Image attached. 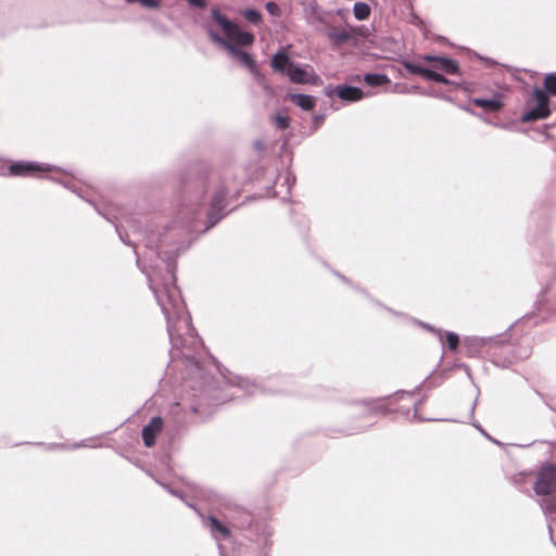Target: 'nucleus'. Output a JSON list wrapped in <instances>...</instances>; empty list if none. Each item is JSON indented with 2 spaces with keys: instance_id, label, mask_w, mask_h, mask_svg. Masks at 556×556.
Listing matches in <instances>:
<instances>
[{
  "instance_id": "obj_36",
  "label": "nucleus",
  "mask_w": 556,
  "mask_h": 556,
  "mask_svg": "<svg viewBox=\"0 0 556 556\" xmlns=\"http://www.w3.org/2000/svg\"><path fill=\"white\" fill-rule=\"evenodd\" d=\"M439 58H440V56H435V55L427 54V55H425V56H424V60H425V61H427V62H433V63H434V65H435V64H437V62H438V59H439Z\"/></svg>"
},
{
  "instance_id": "obj_31",
  "label": "nucleus",
  "mask_w": 556,
  "mask_h": 556,
  "mask_svg": "<svg viewBox=\"0 0 556 556\" xmlns=\"http://www.w3.org/2000/svg\"><path fill=\"white\" fill-rule=\"evenodd\" d=\"M122 227H124L122 224H121V225L115 224V228H116V231H117V233H118V236H119V239H121L124 243H126V244L135 245V243H134V242L129 241V233H128L127 231H126L125 233H124V232H122V229H121Z\"/></svg>"
},
{
  "instance_id": "obj_19",
  "label": "nucleus",
  "mask_w": 556,
  "mask_h": 556,
  "mask_svg": "<svg viewBox=\"0 0 556 556\" xmlns=\"http://www.w3.org/2000/svg\"><path fill=\"white\" fill-rule=\"evenodd\" d=\"M286 75L294 84H303V83L307 81V74H306V72L302 67H300V66H298L295 64H293L289 68V71H288V73Z\"/></svg>"
},
{
  "instance_id": "obj_11",
  "label": "nucleus",
  "mask_w": 556,
  "mask_h": 556,
  "mask_svg": "<svg viewBox=\"0 0 556 556\" xmlns=\"http://www.w3.org/2000/svg\"><path fill=\"white\" fill-rule=\"evenodd\" d=\"M204 526L210 529L212 535L216 540L227 539L230 536L229 528L213 516H210L204 520Z\"/></svg>"
},
{
  "instance_id": "obj_21",
  "label": "nucleus",
  "mask_w": 556,
  "mask_h": 556,
  "mask_svg": "<svg viewBox=\"0 0 556 556\" xmlns=\"http://www.w3.org/2000/svg\"><path fill=\"white\" fill-rule=\"evenodd\" d=\"M353 13L356 20L364 21L368 18L370 14V7L365 2H355Z\"/></svg>"
},
{
  "instance_id": "obj_3",
  "label": "nucleus",
  "mask_w": 556,
  "mask_h": 556,
  "mask_svg": "<svg viewBox=\"0 0 556 556\" xmlns=\"http://www.w3.org/2000/svg\"><path fill=\"white\" fill-rule=\"evenodd\" d=\"M533 98L535 101V105L528 109L521 116L522 122H533L538 119H543L549 116L551 110H549V98L548 94L539 89L535 88L533 90Z\"/></svg>"
},
{
  "instance_id": "obj_16",
  "label": "nucleus",
  "mask_w": 556,
  "mask_h": 556,
  "mask_svg": "<svg viewBox=\"0 0 556 556\" xmlns=\"http://www.w3.org/2000/svg\"><path fill=\"white\" fill-rule=\"evenodd\" d=\"M473 104L484 110L496 112L502 109L503 103L498 94H495L491 99L476 98L472 100Z\"/></svg>"
},
{
  "instance_id": "obj_5",
  "label": "nucleus",
  "mask_w": 556,
  "mask_h": 556,
  "mask_svg": "<svg viewBox=\"0 0 556 556\" xmlns=\"http://www.w3.org/2000/svg\"><path fill=\"white\" fill-rule=\"evenodd\" d=\"M534 491L538 495H547L556 491V466L548 465L540 470Z\"/></svg>"
},
{
  "instance_id": "obj_26",
  "label": "nucleus",
  "mask_w": 556,
  "mask_h": 556,
  "mask_svg": "<svg viewBox=\"0 0 556 556\" xmlns=\"http://www.w3.org/2000/svg\"><path fill=\"white\" fill-rule=\"evenodd\" d=\"M445 340L450 350L455 351L459 344V337L455 332L448 331L445 333Z\"/></svg>"
},
{
  "instance_id": "obj_42",
  "label": "nucleus",
  "mask_w": 556,
  "mask_h": 556,
  "mask_svg": "<svg viewBox=\"0 0 556 556\" xmlns=\"http://www.w3.org/2000/svg\"><path fill=\"white\" fill-rule=\"evenodd\" d=\"M125 1H126V2H128V3H135V2H137L138 0H125Z\"/></svg>"
},
{
  "instance_id": "obj_27",
  "label": "nucleus",
  "mask_w": 556,
  "mask_h": 556,
  "mask_svg": "<svg viewBox=\"0 0 556 556\" xmlns=\"http://www.w3.org/2000/svg\"><path fill=\"white\" fill-rule=\"evenodd\" d=\"M362 404L365 405L370 413H379V412L386 413L384 407H382L379 404L378 400L363 401Z\"/></svg>"
},
{
  "instance_id": "obj_25",
  "label": "nucleus",
  "mask_w": 556,
  "mask_h": 556,
  "mask_svg": "<svg viewBox=\"0 0 556 556\" xmlns=\"http://www.w3.org/2000/svg\"><path fill=\"white\" fill-rule=\"evenodd\" d=\"M242 14L252 24H258L262 21V14L255 9H247Z\"/></svg>"
},
{
  "instance_id": "obj_22",
  "label": "nucleus",
  "mask_w": 556,
  "mask_h": 556,
  "mask_svg": "<svg viewBox=\"0 0 556 556\" xmlns=\"http://www.w3.org/2000/svg\"><path fill=\"white\" fill-rule=\"evenodd\" d=\"M404 67H405V68H406L410 74L421 75V76H424L425 78H427L428 73H429V70H430V68L422 67V66L417 65V64L412 63V62H405V63H404Z\"/></svg>"
},
{
  "instance_id": "obj_30",
  "label": "nucleus",
  "mask_w": 556,
  "mask_h": 556,
  "mask_svg": "<svg viewBox=\"0 0 556 556\" xmlns=\"http://www.w3.org/2000/svg\"><path fill=\"white\" fill-rule=\"evenodd\" d=\"M265 9L273 16H279L281 14V9L276 2H267Z\"/></svg>"
},
{
  "instance_id": "obj_17",
  "label": "nucleus",
  "mask_w": 556,
  "mask_h": 556,
  "mask_svg": "<svg viewBox=\"0 0 556 556\" xmlns=\"http://www.w3.org/2000/svg\"><path fill=\"white\" fill-rule=\"evenodd\" d=\"M327 36L332 46H341V45L348 42L352 38V36L349 31L337 30L333 27L329 29Z\"/></svg>"
},
{
  "instance_id": "obj_32",
  "label": "nucleus",
  "mask_w": 556,
  "mask_h": 556,
  "mask_svg": "<svg viewBox=\"0 0 556 556\" xmlns=\"http://www.w3.org/2000/svg\"><path fill=\"white\" fill-rule=\"evenodd\" d=\"M541 507L547 513H552L556 508V501L554 500H542Z\"/></svg>"
},
{
  "instance_id": "obj_34",
  "label": "nucleus",
  "mask_w": 556,
  "mask_h": 556,
  "mask_svg": "<svg viewBox=\"0 0 556 556\" xmlns=\"http://www.w3.org/2000/svg\"><path fill=\"white\" fill-rule=\"evenodd\" d=\"M187 1L191 7H195V8H204L205 7L204 0H187Z\"/></svg>"
},
{
  "instance_id": "obj_41",
  "label": "nucleus",
  "mask_w": 556,
  "mask_h": 556,
  "mask_svg": "<svg viewBox=\"0 0 556 556\" xmlns=\"http://www.w3.org/2000/svg\"><path fill=\"white\" fill-rule=\"evenodd\" d=\"M168 491H169L173 495L178 496V493H177V492H175V491H173L172 489H168Z\"/></svg>"
},
{
  "instance_id": "obj_8",
  "label": "nucleus",
  "mask_w": 556,
  "mask_h": 556,
  "mask_svg": "<svg viewBox=\"0 0 556 556\" xmlns=\"http://www.w3.org/2000/svg\"><path fill=\"white\" fill-rule=\"evenodd\" d=\"M227 51L230 53V55H232L241 65H243L244 67H247L250 73L255 77L257 78L261 74H260V71L257 68V65H256V62L255 60L253 59V56L245 52V51H242L238 48L235 47L233 43H231Z\"/></svg>"
},
{
  "instance_id": "obj_13",
  "label": "nucleus",
  "mask_w": 556,
  "mask_h": 556,
  "mask_svg": "<svg viewBox=\"0 0 556 556\" xmlns=\"http://www.w3.org/2000/svg\"><path fill=\"white\" fill-rule=\"evenodd\" d=\"M304 17L309 24L323 23L325 21V13L320 5L311 1L304 7Z\"/></svg>"
},
{
  "instance_id": "obj_38",
  "label": "nucleus",
  "mask_w": 556,
  "mask_h": 556,
  "mask_svg": "<svg viewBox=\"0 0 556 556\" xmlns=\"http://www.w3.org/2000/svg\"><path fill=\"white\" fill-rule=\"evenodd\" d=\"M476 427L480 430V432H481L483 435H485L486 438H490V437L484 432V430H483L481 427H479V426H476Z\"/></svg>"
},
{
  "instance_id": "obj_29",
  "label": "nucleus",
  "mask_w": 556,
  "mask_h": 556,
  "mask_svg": "<svg viewBox=\"0 0 556 556\" xmlns=\"http://www.w3.org/2000/svg\"><path fill=\"white\" fill-rule=\"evenodd\" d=\"M427 79L434 80L437 83L444 84V85L450 84V79H447L442 74H440L433 70H429Z\"/></svg>"
},
{
  "instance_id": "obj_23",
  "label": "nucleus",
  "mask_w": 556,
  "mask_h": 556,
  "mask_svg": "<svg viewBox=\"0 0 556 556\" xmlns=\"http://www.w3.org/2000/svg\"><path fill=\"white\" fill-rule=\"evenodd\" d=\"M544 87L547 91L546 93L556 96V74L555 73H551L545 76Z\"/></svg>"
},
{
  "instance_id": "obj_39",
  "label": "nucleus",
  "mask_w": 556,
  "mask_h": 556,
  "mask_svg": "<svg viewBox=\"0 0 556 556\" xmlns=\"http://www.w3.org/2000/svg\"><path fill=\"white\" fill-rule=\"evenodd\" d=\"M127 224H128V227H129V229H130L131 231H136V229H135V226H134V225L129 224L128 222H127Z\"/></svg>"
},
{
  "instance_id": "obj_43",
  "label": "nucleus",
  "mask_w": 556,
  "mask_h": 556,
  "mask_svg": "<svg viewBox=\"0 0 556 556\" xmlns=\"http://www.w3.org/2000/svg\"><path fill=\"white\" fill-rule=\"evenodd\" d=\"M414 417L417 418V409L414 413Z\"/></svg>"
},
{
  "instance_id": "obj_28",
  "label": "nucleus",
  "mask_w": 556,
  "mask_h": 556,
  "mask_svg": "<svg viewBox=\"0 0 556 556\" xmlns=\"http://www.w3.org/2000/svg\"><path fill=\"white\" fill-rule=\"evenodd\" d=\"M419 325L422 328L431 331L438 338V340L441 342L442 346L444 348V332H443V330L434 328V327H432L430 325H427V324H424V323H419Z\"/></svg>"
},
{
  "instance_id": "obj_20",
  "label": "nucleus",
  "mask_w": 556,
  "mask_h": 556,
  "mask_svg": "<svg viewBox=\"0 0 556 556\" xmlns=\"http://www.w3.org/2000/svg\"><path fill=\"white\" fill-rule=\"evenodd\" d=\"M364 81L368 86L378 87L388 84L390 79L384 74H366L364 77Z\"/></svg>"
},
{
  "instance_id": "obj_7",
  "label": "nucleus",
  "mask_w": 556,
  "mask_h": 556,
  "mask_svg": "<svg viewBox=\"0 0 556 556\" xmlns=\"http://www.w3.org/2000/svg\"><path fill=\"white\" fill-rule=\"evenodd\" d=\"M220 375L223 376L225 383L237 387L247 394H255L260 389L258 386L249 378L238 376L228 370H226V372L220 370Z\"/></svg>"
},
{
  "instance_id": "obj_40",
  "label": "nucleus",
  "mask_w": 556,
  "mask_h": 556,
  "mask_svg": "<svg viewBox=\"0 0 556 556\" xmlns=\"http://www.w3.org/2000/svg\"><path fill=\"white\" fill-rule=\"evenodd\" d=\"M79 446H87L85 443H79V444H75L73 447L76 448V447H79Z\"/></svg>"
},
{
  "instance_id": "obj_33",
  "label": "nucleus",
  "mask_w": 556,
  "mask_h": 556,
  "mask_svg": "<svg viewBox=\"0 0 556 556\" xmlns=\"http://www.w3.org/2000/svg\"><path fill=\"white\" fill-rule=\"evenodd\" d=\"M137 2H140L143 7L149 9H154L160 5L159 0H138Z\"/></svg>"
},
{
  "instance_id": "obj_35",
  "label": "nucleus",
  "mask_w": 556,
  "mask_h": 556,
  "mask_svg": "<svg viewBox=\"0 0 556 556\" xmlns=\"http://www.w3.org/2000/svg\"><path fill=\"white\" fill-rule=\"evenodd\" d=\"M325 94L329 98H331L333 94H337V87L327 86L325 88Z\"/></svg>"
},
{
  "instance_id": "obj_2",
  "label": "nucleus",
  "mask_w": 556,
  "mask_h": 556,
  "mask_svg": "<svg viewBox=\"0 0 556 556\" xmlns=\"http://www.w3.org/2000/svg\"><path fill=\"white\" fill-rule=\"evenodd\" d=\"M211 14L226 36L225 39L212 28H207V35L214 43L222 46L226 50L231 43L238 46H250L253 43L254 36L251 33L241 30L238 25L228 20L218 9H213Z\"/></svg>"
},
{
  "instance_id": "obj_6",
  "label": "nucleus",
  "mask_w": 556,
  "mask_h": 556,
  "mask_svg": "<svg viewBox=\"0 0 556 556\" xmlns=\"http://www.w3.org/2000/svg\"><path fill=\"white\" fill-rule=\"evenodd\" d=\"M225 195L226 191L224 189H219L215 192L211 207L207 212V226L204 231H207L212 227H214L224 216L223 210L225 208Z\"/></svg>"
},
{
  "instance_id": "obj_10",
  "label": "nucleus",
  "mask_w": 556,
  "mask_h": 556,
  "mask_svg": "<svg viewBox=\"0 0 556 556\" xmlns=\"http://www.w3.org/2000/svg\"><path fill=\"white\" fill-rule=\"evenodd\" d=\"M337 97L343 101L356 102L363 99L364 92L358 87L349 85H338Z\"/></svg>"
},
{
  "instance_id": "obj_18",
  "label": "nucleus",
  "mask_w": 556,
  "mask_h": 556,
  "mask_svg": "<svg viewBox=\"0 0 556 556\" xmlns=\"http://www.w3.org/2000/svg\"><path fill=\"white\" fill-rule=\"evenodd\" d=\"M434 68L441 70L446 74H456L458 72V64L452 59L440 56Z\"/></svg>"
},
{
  "instance_id": "obj_24",
  "label": "nucleus",
  "mask_w": 556,
  "mask_h": 556,
  "mask_svg": "<svg viewBox=\"0 0 556 556\" xmlns=\"http://www.w3.org/2000/svg\"><path fill=\"white\" fill-rule=\"evenodd\" d=\"M274 124L277 129L285 130L290 126V119L286 115L275 114L273 116Z\"/></svg>"
},
{
  "instance_id": "obj_15",
  "label": "nucleus",
  "mask_w": 556,
  "mask_h": 556,
  "mask_svg": "<svg viewBox=\"0 0 556 556\" xmlns=\"http://www.w3.org/2000/svg\"><path fill=\"white\" fill-rule=\"evenodd\" d=\"M492 341L491 338H479V337H470L465 339V345L467 348V354L469 356H473L481 349H483L488 343Z\"/></svg>"
},
{
  "instance_id": "obj_9",
  "label": "nucleus",
  "mask_w": 556,
  "mask_h": 556,
  "mask_svg": "<svg viewBox=\"0 0 556 556\" xmlns=\"http://www.w3.org/2000/svg\"><path fill=\"white\" fill-rule=\"evenodd\" d=\"M163 419L159 416L153 417L142 429V439L147 447L155 444L156 435L162 431Z\"/></svg>"
},
{
  "instance_id": "obj_4",
  "label": "nucleus",
  "mask_w": 556,
  "mask_h": 556,
  "mask_svg": "<svg viewBox=\"0 0 556 556\" xmlns=\"http://www.w3.org/2000/svg\"><path fill=\"white\" fill-rule=\"evenodd\" d=\"M55 166L30 161H12L9 165V175L11 176H33L36 173L52 172Z\"/></svg>"
},
{
  "instance_id": "obj_14",
  "label": "nucleus",
  "mask_w": 556,
  "mask_h": 556,
  "mask_svg": "<svg viewBox=\"0 0 556 556\" xmlns=\"http://www.w3.org/2000/svg\"><path fill=\"white\" fill-rule=\"evenodd\" d=\"M292 103L296 106L301 108L304 111H311L316 105V100L314 97L303 93H291L289 96Z\"/></svg>"
},
{
  "instance_id": "obj_12",
  "label": "nucleus",
  "mask_w": 556,
  "mask_h": 556,
  "mask_svg": "<svg viewBox=\"0 0 556 556\" xmlns=\"http://www.w3.org/2000/svg\"><path fill=\"white\" fill-rule=\"evenodd\" d=\"M293 64L289 55L282 50L276 52L270 60L273 70L285 75Z\"/></svg>"
},
{
  "instance_id": "obj_37",
  "label": "nucleus",
  "mask_w": 556,
  "mask_h": 556,
  "mask_svg": "<svg viewBox=\"0 0 556 556\" xmlns=\"http://www.w3.org/2000/svg\"><path fill=\"white\" fill-rule=\"evenodd\" d=\"M323 121H324V116L323 115L314 117V122L316 123V125H319Z\"/></svg>"
},
{
  "instance_id": "obj_1",
  "label": "nucleus",
  "mask_w": 556,
  "mask_h": 556,
  "mask_svg": "<svg viewBox=\"0 0 556 556\" xmlns=\"http://www.w3.org/2000/svg\"><path fill=\"white\" fill-rule=\"evenodd\" d=\"M172 238L173 236L169 233L163 235L157 242L154 241V235L148 238L146 247L151 254L157 255L164 265L165 274H160L156 264L151 267V271L147 273V276L150 289L166 318L167 332L173 348L194 350L199 344L195 329L191 325L180 291L175 283V257L186 247L184 242L173 243Z\"/></svg>"
}]
</instances>
